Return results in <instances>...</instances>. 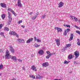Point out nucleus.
Instances as JSON below:
<instances>
[{"label":"nucleus","mask_w":80,"mask_h":80,"mask_svg":"<svg viewBox=\"0 0 80 80\" xmlns=\"http://www.w3.org/2000/svg\"><path fill=\"white\" fill-rule=\"evenodd\" d=\"M1 17L2 19H4L5 18V15L4 14H2L1 16Z\"/></svg>","instance_id":"5701e85b"},{"label":"nucleus","mask_w":80,"mask_h":80,"mask_svg":"<svg viewBox=\"0 0 80 80\" xmlns=\"http://www.w3.org/2000/svg\"><path fill=\"white\" fill-rule=\"evenodd\" d=\"M9 34L15 36V32L13 31H11L9 32Z\"/></svg>","instance_id":"4468645a"},{"label":"nucleus","mask_w":80,"mask_h":80,"mask_svg":"<svg viewBox=\"0 0 80 80\" xmlns=\"http://www.w3.org/2000/svg\"><path fill=\"white\" fill-rule=\"evenodd\" d=\"M12 58L13 60H15V62H17V58H16V57L15 56L12 57Z\"/></svg>","instance_id":"f3484780"},{"label":"nucleus","mask_w":80,"mask_h":80,"mask_svg":"<svg viewBox=\"0 0 80 80\" xmlns=\"http://www.w3.org/2000/svg\"><path fill=\"white\" fill-rule=\"evenodd\" d=\"M8 18L9 19V20H12V16H9L8 17Z\"/></svg>","instance_id":"c85d7f7f"},{"label":"nucleus","mask_w":80,"mask_h":80,"mask_svg":"<svg viewBox=\"0 0 80 80\" xmlns=\"http://www.w3.org/2000/svg\"><path fill=\"white\" fill-rule=\"evenodd\" d=\"M18 41L20 43H22V42H24V40L22 39H19L18 40Z\"/></svg>","instance_id":"2eb2a0df"},{"label":"nucleus","mask_w":80,"mask_h":80,"mask_svg":"<svg viewBox=\"0 0 80 80\" xmlns=\"http://www.w3.org/2000/svg\"><path fill=\"white\" fill-rule=\"evenodd\" d=\"M33 38H31L30 39H29L27 41L26 43H30V42H32V41H33Z\"/></svg>","instance_id":"6e6552de"},{"label":"nucleus","mask_w":80,"mask_h":80,"mask_svg":"<svg viewBox=\"0 0 80 80\" xmlns=\"http://www.w3.org/2000/svg\"><path fill=\"white\" fill-rule=\"evenodd\" d=\"M38 42H41V40H39V39H37V40Z\"/></svg>","instance_id":"37998d69"},{"label":"nucleus","mask_w":80,"mask_h":80,"mask_svg":"<svg viewBox=\"0 0 80 80\" xmlns=\"http://www.w3.org/2000/svg\"><path fill=\"white\" fill-rule=\"evenodd\" d=\"M75 27L77 28H78L79 27H78V26H75Z\"/></svg>","instance_id":"052dcab7"},{"label":"nucleus","mask_w":80,"mask_h":80,"mask_svg":"<svg viewBox=\"0 0 80 80\" xmlns=\"http://www.w3.org/2000/svg\"><path fill=\"white\" fill-rule=\"evenodd\" d=\"M46 53L48 54V55L50 54V52L49 51H48L46 52Z\"/></svg>","instance_id":"c03bdc74"},{"label":"nucleus","mask_w":80,"mask_h":80,"mask_svg":"<svg viewBox=\"0 0 80 80\" xmlns=\"http://www.w3.org/2000/svg\"><path fill=\"white\" fill-rule=\"evenodd\" d=\"M45 17H46V15L45 14H43V15H42V17L41 18L44 19L45 18Z\"/></svg>","instance_id":"bb28decb"},{"label":"nucleus","mask_w":80,"mask_h":80,"mask_svg":"<svg viewBox=\"0 0 80 80\" xmlns=\"http://www.w3.org/2000/svg\"><path fill=\"white\" fill-rule=\"evenodd\" d=\"M63 5H64V3H63V2H60L58 4V7L59 8L62 7V6H63Z\"/></svg>","instance_id":"0eeeda50"},{"label":"nucleus","mask_w":80,"mask_h":80,"mask_svg":"<svg viewBox=\"0 0 80 80\" xmlns=\"http://www.w3.org/2000/svg\"><path fill=\"white\" fill-rule=\"evenodd\" d=\"M67 33H68V32L65 30L64 31V32H63V35H64L65 36H66V35H67Z\"/></svg>","instance_id":"a878e982"},{"label":"nucleus","mask_w":80,"mask_h":80,"mask_svg":"<svg viewBox=\"0 0 80 80\" xmlns=\"http://www.w3.org/2000/svg\"><path fill=\"white\" fill-rule=\"evenodd\" d=\"M10 51H11L12 53H15V50L12 47H11Z\"/></svg>","instance_id":"dca6fc26"},{"label":"nucleus","mask_w":80,"mask_h":80,"mask_svg":"<svg viewBox=\"0 0 80 80\" xmlns=\"http://www.w3.org/2000/svg\"><path fill=\"white\" fill-rule=\"evenodd\" d=\"M9 28L6 27H5L4 28V30L5 31H9Z\"/></svg>","instance_id":"6ab92c4d"},{"label":"nucleus","mask_w":80,"mask_h":80,"mask_svg":"<svg viewBox=\"0 0 80 80\" xmlns=\"http://www.w3.org/2000/svg\"><path fill=\"white\" fill-rule=\"evenodd\" d=\"M2 36H3L4 37H5V36L4 35Z\"/></svg>","instance_id":"e2e57ef3"},{"label":"nucleus","mask_w":80,"mask_h":80,"mask_svg":"<svg viewBox=\"0 0 80 80\" xmlns=\"http://www.w3.org/2000/svg\"><path fill=\"white\" fill-rule=\"evenodd\" d=\"M0 35H1V36H2L3 35H4V32H1L0 33Z\"/></svg>","instance_id":"58836bf2"},{"label":"nucleus","mask_w":80,"mask_h":80,"mask_svg":"<svg viewBox=\"0 0 80 80\" xmlns=\"http://www.w3.org/2000/svg\"><path fill=\"white\" fill-rule=\"evenodd\" d=\"M65 30L66 31V32H70V28H68L66 30Z\"/></svg>","instance_id":"f704fd0d"},{"label":"nucleus","mask_w":80,"mask_h":80,"mask_svg":"<svg viewBox=\"0 0 80 80\" xmlns=\"http://www.w3.org/2000/svg\"><path fill=\"white\" fill-rule=\"evenodd\" d=\"M22 68L23 70H24V71H25V67H23Z\"/></svg>","instance_id":"3c124183"},{"label":"nucleus","mask_w":80,"mask_h":80,"mask_svg":"<svg viewBox=\"0 0 80 80\" xmlns=\"http://www.w3.org/2000/svg\"><path fill=\"white\" fill-rule=\"evenodd\" d=\"M55 41L57 46L59 47L60 45V40L59 39H55Z\"/></svg>","instance_id":"f03ea898"},{"label":"nucleus","mask_w":80,"mask_h":80,"mask_svg":"<svg viewBox=\"0 0 80 80\" xmlns=\"http://www.w3.org/2000/svg\"><path fill=\"white\" fill-rule=\"evenodd\" d=\"M5 57L6 59H10V52H9V51H8V50H6V55Z\"/></svg>","instance_id":"f257e3e1"},{"label":"nucleus","mask_w":80,"mask_h":80,"mask_svg":"<svg viewBox=\"0 0 80 80\" xmlns=\"http://www.w3.org/2000/svg\"><path fill=\"white\" fill-rule=\"evenodd\" d=\"M34 39L35 41H36V40H37V38L36 37H34Z\"/></svg>","instance_id":"864d4df0"},{"label":"nucleus","mask_w":80,"mask_h":80,"mask_svg":"<svg viewBox=\"0 0 80 80\" xmlns=\"http://www.w3.org/2000/svg\"><path fill=\"white\" fill-rule=\"evenodd\" d=\"M34 46L35 47L37 48V47H40V45H38L37 43H35L34 44Z\"/></svg>","instance_id":"393cba45"},{"label":"nucleus","mask_w":80,"mask_h":80,"mask_svg":"<svg viewBox=\"0 0 80 80\" xmlns=\"http://www.w3.org/2000/svg\"><path fill=\"white\" fill-rule=\"evenodd\" d=\"M54 53H51L50 52V53L49 54V55H50V56H51V55H54Z\"/></svg>","instance_id":"ea45409f"},{"label":"nucleus","mask_w":80,"mask_h":80,"mask_svg":"<svg viewBox=\"0 0 80 80\" xmlns=\"http://www.w3.org/2000/svg\"><path fill=\"white\" fill-rule=\"evenodd\" d=\"M2 24H0V29H1V28H2Z\"/></svg>","instance_id":"a18cd8bd"},{"label":"nucleus","mask_w":80,"mask_h":80,"mask_svg":"<svg viewBox=\"0 0 80 80\" xmlns=\"http://www.w3.org/2000/svg\"><path fill=\"white\" fill-rule=\"evenodd\" d=\"M66 46L67 47H71V44H69L66 45Z\"/></svg>","instance_id":"2f4dec72"},{"label":"nucleus","mask_w":80,"mask_h":80,"mask_svg":"<svg viewBox=\"0 0 80 80\" xmlns=\"http://www.w3.org/2000/svg\"><path fill=\"white\" fill-rule=\"evenodd\" d=\"M73 34L72 33L71 34V37L69 39V40L70 41H71V40H73Z\"/></svg>","instance_id":"ddd939ff"},{"label":"nucleus","mask_w":80,"mask_h":80,"mask_svg":"<svg viewBox=\"0 0 80 80\" xmlns=\"http://www.w3.org/2000/svg\"><path fill=\"white\" fill-rule=\"evenodd\" d=\"M78 29H79V30H80V28H78Z\"/></svg>","instance_id":"69168bd1"},{"label":"nucleus","mask_w":80,"mask_h":80,"mask_svg":"<svg viewBox=\"0 0 80 80\" xmlns=\"http://www.w3.org/2000/svg\"><path fill=\"white\" fill-rule=\"evenodd\" d=\"M8 11H10L11 12L12 10L11 9V8H8Z\"/></svg>","instance_id":"c756f323"},{"label":"nucleus","mask_w":80,"mask_h":80,"mask_svg":"<svg viewBox=\"0 0 80 80\" xmlns=\"http://www.w3.org/2000/svg\"><path fill=\"white\" fill-rule=\"evenodd\" d=\"M74 55L75 56V58L76 59L79 57L80 54H79V52L78 51H76L74 52Z\"/></svg>","instance_id":"7ed1b4c3"},{"label":"nucleus","mask_w":80,"mask_h":80,"mask_svg":"<svg viewBox=\"0 0 80 80\" xmlns=\"http://www.w3.org/2000/svg\"><path fill=\"white\" fill-rule=\"evenodd\" d=\"M72 73V72H70V73Z\"/></svg>","instance_id":"774afa93"},{"label":"nucleus","mask_w":80,"mask_h":80,"mask_svg":"<svg viewBox=\"0 0 80 80\" xmlns=\"http://www.w3.org/2000/svg\"><path fill=\"white\" fill-rule=\"evenodd\" d=\"M8 17H12V15L11 14V13L10 12H8Z\"/></svg>","instance_id":"473e14b6"},{"label":"nucleus","mask_w":80,"mask_h":80,"mask_svg":"<svg viewBox=\"0 0 80 80\" xmlns=\"http://www.w3.org/2000/svg\"><path fill=\"white\" fill-rule=\"evenodd\" d=\"M33 14V12H31L29 13L30 15H32Z\"/></svg>","instance_id":"4d7b16f0"},{"label":"nucleus","mask_w":80,"mask_h":80,"mask_svg":"<svg viewBox=\"0 0 80 80\" xmlns=\"http://www.w3.org/2000/svg\"><path fill=\"white\" fill-rule=\"evenodd\" d=\"M67 27H68V28H70V26L69 25H66Z\"/></svg>","instance_id":"de8ad7c7"},{"label":"nucleus","mask_w":80,"mask_h":80,"mask_svg":"<svg viewBox=\"0 0 80 80\" xmlns=\"http://www.w3.org/2000/svg\"><path fill=\"white\" fill-rule=\"evenodd\" d=\"M22 23V20L19 21L18 22V23L19 24H20V23Z\"/></svg>","instance_id":"c9c22d12"},{"label":"nucleus","mask_w":80,"mask_h":80,"mask_svg":"<svg viewBox=\"0 0 80 80\" xmlns=\"http://www.w3.org/2000/svg\"><path fill=\"white\" fill-rule=\"evenodd\" d=\"M55 30H57L58 32H62V29L60 28H58V27H55Z\"/></svg>","instance_id":"9d476101"},{"label":"nucleus","mask_w":80,"mask_h":80,"mask_svg":"<svg viewBox=\"0 0 80 80\" xmlns=\"http://www.w3.org/2000/svg\"><path fill=\"white\" fill-rule=\"evenodd\" d=\"M37 16L38 15V13H37Z\"/></svg>","instance_id":"0e129e2a"},{"label":"nucleus","mask_w":80,"mask_h":80,"mask_svg":"<svg viewBox=\"0 0 80 80\" xmlns=\"http://www.w3.org/2000/svg\"><path fill=\"white\" fill-rule=\"evenodd\" d=\"M37 16H35L34 17H33L32 18V20H35V19L36 18H37Z\"/></svg>","instance_id":"7c9ffc66"},{"label":"nucleus","mask_w":80,"mask_h":80,"mask_svg":"<svg viewBox=\"0 0 80 80\" xmlns=\"http://www.w3.org/2000/svg\"><path fill=\"white\" fill-rule=\"evenodd\" d=\"M11 21H12V20H8V24H9V25H10V23H11Z\"/></svg>","instance_id":"4c0bfd02"},{"label":"nucleus","mask_w":80,"mask_h":80,"mask_svg":"<svg viewBox=\"0 0 80 80\" xmlns=\"http://www.w3.org/2000/svg\"><path fill=\"white\" fill-rule=\"evenodd\" d=\"M29 77H30V78H33V79H35V77L33 75H30Z\"/></svg>","instance_id":"b1692460"},{"label":"nucleus","mask_w":80,"mask_h":80,"mask_svg":"<svg viewBox=\"0 0 80 80\" xmlns=\"http://www.w3.org/2000/svg\"><path fill=\"white\" fill-rule=\"evenodd\" d=\"M11 12H12V14L14 15L15 16H16V17L17 16V14L15 13V12H14V11H13V10H12V11H11Z\"/></svg>","instance_id":"412c9836"},{"label":"nucleus","mask_w":80,"mask_h":80,"mask_svg":"<svg viewBox=\"0 0 80 80\" xmlns=\"http://www.w3.org/2000/svg\"><path fill=\"white\" fill-rule=\"evenodd\" d=\"M11 12H12V14L14 15L15 16H16V17L17 16V14L15 13V12H14V11H13V10H12V11H11Z\"/></svg>","instance_id":"aec40b11"},{"label":"nucleus","mask_w":80,"mask_h":80,"mask_svg":"<svg viewBox=\"0 0 80 80\" xmlns=\"http://www.w3.org/2000/svg\"><path fill=\"white\" fill-rule=\"evenodd\" d=\"M69 63V62L67 61H64V64H68Z\"/></svg>","instance_id":"cd10ccee"},{"label":"nucleus","mask_w":80,"mask_h":80,"mask_svg":"<svg viewBox=\"0 0 80 80\" xmlns=\"http://www.w3.org/2000/svg\"><path fill=\"white\" fill-rule=\"evenodd\" d=\"M15 35L16 36V37H18V34H17V33H16V32H15Z\"/></svg>","instance_id":"09e8293b"},{"label":"nucleus","mask_w":80,"mask_h":80,"mask_svg":"<svg viewBox=\"0 0 80 80\" xmlns=\"http://www.w3.org/2000/svg\"><path fill=\"white\" fill-rule=\"evenodd\" d=\"M21 27L24 28H25V26L22 25L21 26Z\"/></svg>","instance_id":"6e6d98bb"},{"label":"nucleus","mask_w":80,"mask_h":80,"mask_svg":"<svg viewBox=\"0 0 80 80\" xmlns=\"http://www.w3.org/2000/svg\"><path fill=\"white\" fill-rule=\"evenodd\" d=\"M38 76L39 77L40 79H41V78H42L43 77V76H40L39 75H38Z\"/></svg>","instance_id":"49530a36"},{"label":"nucleus","mask_w":80,"mask_h":80,"mask_svg":"<svg viewBox=\"0 0 80 80\" xmlns=\"http://www.w3.org/2000/svg\"><path fill=\"white\" fill-rule=\"evenodd\" d=\"M77 41H78V42H77L78 45L80 46V39H77Z\"/></svg>","instance_id":"a211bd4d"},{"label":"nucleus","mask_w":80,"mask_h":80,"mask_svg":"<svg viewBox=\"0 0 80 80\" xmlns=\"http://www.w3.org/2000/svg\"><path fill=\"white\" fill-rule=\"evenodd\" d=\"M54 80H61V79H55Z\"/></svg>","instance_id":"13d9d810"},{"label":"nucleus","mask_w":80,"mask_h":80,"mask_svg":"<svg viewBox=\"0 0 80 80\" xmlns=\"http://www.w3.org/2000/svg\"><path fill=\"white\" fill-rule=\"evenodd\" d=\"M78 22H79V23H80V20H78Z\"/></svg>","instance_id":"338daca9"},{"label":"nucleus","mask_w":80,"mask_h":80,"mask_svg":"<svg viewBox=\"0 0 80 80\" xmlns=\"http://www.w3.org/2000/svg\"><path fill=\"white\" fill-rule=\"evenodd\" d=\"M18 7H22V4L21 3V1L20 0H18Z\"/></svg>","instance_id":"39448f33"},{"label":"nucleus","mask_w":80,"mask_h":80,"mask_svg":"<svg viewBox=\"0 0 80 80\" xmlns=\"http://www.w3.org/2000/svg\"><path fill=\"white\" fill-rule=\"evenodd\" d=\"M68 58L69 60L72 59L73 58V55L72 54H69L68 56Z\"/></svg>","instance_id":"9b49d317"},{"label":"nucleus","mask_w":80,"mask_h":80,"mask_svg":"<svg viewBox=\"0 0 80 80\" xmlns=\"http://www.w3.org/2000/svg\"><path fill=\"white\" fill-rule=\"evenodd\" d=\"M46 58H49L50 57V56L49 55H48V56H46Z\"/></svg>","instance_id":"a19ab883"},{"label":"nucleus","mask_w":80,"mask_h":80,"mask_svg":"<svg viewBox=\"0 0 80 80\" xmlns=\"http://www.w3.org/2000/svg\"><path fill=\"white\" fill-rule=\"evenodd\" d=\"M38 54L39 55H42L43 54V50H41L38 51Z\"/></svg>","instance_id":"1a4fd4ad"},{"label":"nucleus","mask_w":80,"mask_h":80,"mask_svg":"<svg viewBox=\"0 0 80 80\" xmlns=\"http://www.w3.org/2000/svg\"><path fill=\"white\" fill-rule=\"evenodd\" d=\"M0 5L3 8H7V5L4 3H1Z\"/></svg>","instance_id":"423d86ee"},{"label":"nucleus","mask_w":80,"mask_h":80,"mask_svg":"<svg viewBox=\"0 0 80 80\" xmlns=\"http://www.w3.org/2000/svg\"><path fill=\"white\" fill-rule=\"evenodd\" d=\"M3 65L2 64H1L0 65V69H1V68H3Z\"/></svg>","instance_id":"e433bc0d"},{"label":"nucleus","mask_w":80,"mask_h":80,"mask_svg":"<svg viewBox=\"0 0 80 80\" xmlns=\"http://www.w3.org/2000/svg\"><path fill=\"white\" fill-rule=\"evenodd\" d=\"M2 49H0V52H2Z\"/></svg>","instance_id":"bf43d9fd"},{"label":"nucleus","mask_w":80,"mask_h":80,"mask_svg":"<svg viewBox=\"0 0 80 80\" xmlns=\"http://www.w3.org/2000/svg\"><path fill=\"white\" fill-rule=\"evenodd\" d=\"M76 32L77 33H78V34H79V35H80V31H76Z\"/></svg>","instance_id":"79ce46f5"},{"label":"nucleus","mask_w":80,"mask_h":80,"mask_svg":"<svg viewBox=\"0 0 80 80\" xmlns=\"http://www.w3.org/2000/svg\"><path fill=\"white\" fill-rule=\"evenodd\" d=\"M18 61H19V62H22V60L21 59H18Z\"/></svg>","instance_id":"8fccbe9b"},{"label":"nucleus","mask_w":80,"mask_h":80,"mask_svg":"<svg viewBox=\"0 0 80 80\" xmlns=\"http://www.w3.org/2000/svg\"><path fill=\"white\" fill-rule=\"evenodd\" d=\"M31 69L32 70H33L34 71H35V72L37 71V69H36V67H35L34 66H32L31 68Z\"/></svg>","instance_id":"f8f14e48"},{"label":"nucleus","mask_w":80,"mask_h":80,"mask_svg":"<svg viewBox=\"0 0 80 80\" xmlns=\"http://www.w3.org/2000/svg\"><path fill=\"white\" fill-rule=\"evenodd\" d=\"M70 17H71V18H72V20H73V17H73V16H70Z\"/></svg>","instance_id":"5fc2aeb1"},{"label":"nucleus","mask_w":80,"mask_h":80,"mask_svg":"<svg viewBox=\"0 0 80 80\" xmlns=\"http://www.w3.org/2000/svg\"><path fill=\"white\" fill-rule=\"evenodd\" d=\"M36 79H40V76H39V77L36 76Z\"/></svg>","instance_id":"603ef678"},{"label":"nucleus","mask_w":80,"mask_h":80,"mask_svg":"<svg viewBox=\"0 0 80 80\" xmlns=\"http://www.w3.org/2000/svg\"><path fill=\"white\" fill-rule=\"evenodd\" d=\"M42 66L43 67H48V62H45L43 63L42 64Z\"/></svg>","instance_id":"20e7f679"},{"label":"nucleus","mask_w":80,"mask_h":80,"mask_svg":"<svg viewBox=\"0 0 80 80\" xmlns=\"http://www.w3.org/2000/svg\"><path fill=\"white\" fill-rule=\"evenodd\" d=\"M74 18L75 22H77L78 21V19L77 18L75 17V16H74Z\"/></svg>","instance_id":"72a5a7b5"},{"label":"nucleus","mask_w":80,"mask_h":80,"mask_svg":"<svg viewBox=\"0 0 80 80\" xmlns=\"http://www.w3.org/2000/svg\"><path fill=\"white\" fill-rule=\"evenodd\" d=\"M76 64L77 65H78V64H79V63H78V62H77L76 63Z\"/></svg>","instance_id":"680f3d73"},{"label":"nucleus","mask_w":80,"mask_h":80,"mask_svg":"<svg viewBox=\"0 0 80 80\" xmlns=\"http://www.w3.org/2000/svg\"><path fill=\"white\" fill-rule=\"evenodd\" d=\"M11 12H12V14L14 15L15 16H16V17L17 16V14L15 13V12H14V11H13V10H12V11H11Z\"/></svg>","instance_id":"4be33fe9"}]
</instances>
